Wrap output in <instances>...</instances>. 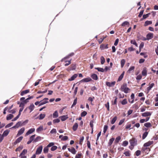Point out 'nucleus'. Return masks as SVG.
<instances>
[{"label": "nucleus", "mask_w": 158, "mask_h": 158, "mask_svg": "<svg viewBox=\"0 0 158 158\" xmlns=\"http://www.w3.org/2000/svg\"><path fill=\"white\" fill-rule=\"evenodd\" d=\"M13 104L10 106H7L6 107L4 108L3 110V114H6V111H7V112L10 113V111L11 109L13 107Z\"/></svg>", "instance_id": "nucleus-3"}, {"label": "nucleus", "mask_w": 158, "mask_h": 158, "mask_svg": "<svg viewBox=\"0 0 158 158\" xmlns=\"http://www.w3.org/2000/svg\"><path fill=\"white\" fill-rule=\"evenodd\" d=\"M131 43L135 45L136 47H138V45L135 40H131Z\"/></svg>", "instance_id": "nucleus-50"}, {"label": "nucleus", "mask_w": 158, "mask_h": 158, "mask_svg": "<svg viewBox=\"0 0 158 158\" xmlns=\"http://www.w3.org/2000/svg\"><path fill=\"white\" fill-rule=\"evenodd\" d=\"M137 140L135 138H132L129 140L130 145L133 146H135L137 144Z\"/></svg>", "instance_id": "nucleus-2"}, {"label": "nucleus", "mask_w": 158, "mask_h": 158, "mask_svg": "<svg viewBox=\"0 0 158 158\" xmlns=\"http://www.w3.org/2000/svg\"><path fill=\"white\" fill-rule=\"evenodd\" d=\"M14 117V115L11 114H9L7 116L6 120H9L11 119Z\"/></svg>", "instance_id": "nucleus-25"}, {"label": "nucleus", "mask_w": 158, "mask_h": 158, "mask_svg": "<svg viewBox=\"0 0 158 158\" xmlns=\"http://www.w3.org/2000/svg\"><path fill=\"white\" fill-rule=\"evenodd\" d=\"M91 77L94 80H97L98 79V76L96 74H93L91 75Z\"/></svg>", "instance_id": "nucleus-31"}, {"label": "nucleus", "mask_w": 158, "mask_h": 158, "mask_svg": "<svg viewBox=\"0 0 158 158\" xmlns=\"http://www.w3.org/2000/svg\"><path fill=\"white\" fill-rule=\"evenodd\" d=\"M153 143V141H149L148 142L145 143L143 145V146L144 147H148L152 145Z\"/></svg>", "instance_id": "nucleus-16"}, {"label": "nucleus", "mask_w": 158, "mask_h": 158, "mask_svg": "<svg viewBox=\"0 0 158 158\" xmlns=\"http://www.w3.org/2000/svg\"><path fill=\"white\" fill-rule=\"evenodd\" d=\"M33 98V96H30V97L27 98L25 100L23 101V102H24L25 104H26L27 102H29V100H30L31 99H32Z\"/></svg>", "instance_id": "nucleus-24"}, {"label": "nucleus", "mask_w": 158, "mask_h": 158, "mask_svg": "<svg viewBox=\"0 0 158 158\" xmlns=\"http://www.w3.org/2000/svg\"><path fill=\"white\" fill-rule=\"evenodd\" d=\"M152 23V22L151 21H146L145 22L144 26H146L148 25L151 24Z\"/></svg>", "instance_id": "nucleus-34"}, {"label": "nucleus", "mask_w": 158, "mask_h": 158, "mask_svg": "<svg viewBox=\"0 0 158 158\" xmlns=\"http://www.w3.org/2000/svg\"><path fill=\"white\" fill-rule=\"evenodd\" d=\"M148 150V151H149L150 150V149L149 148H148L147 147H144L142 148L141 151L143 152H145V150Z\"/></svg>", "instance_id": "nucleus-60"}, {"label": "nucleus", "mask_w": 158, "mask_h": 158, "mask_svg": "<svg viewBox=\"0 0 158 158\" xmlns=\"http://www.w3.org/2000/svg\"><path fill=\"white\" fill-rule=\"evenodd\" d=\"M42 138L43 139V138H42L40 136H38L34 140V142H36L38 141H39Z\"/></svg>", "instance_id": "nucleus-30"}, {"label": "nucleus", "mask_w": 158, "mask_h": 158, "mask_svg": "<svg viewBox=\"0 0 158 158\" xmlns=\"http://www.w3.org/2000/svg\"><path fill=\"white\" fill-rule=\"evenodd\" d=\"M60 120L59 118H56L54 119L53 120V123H59L60 122Z\"/></svg>", "instance_id": "nucleus-48"}, {"label": "nucleus", "mask_w": 158, "mask_h": 158, "mask_svg": "<svg viewBox=\"0 0 158 158\" xmlns=\"http://www.w3.org/2000/svg\"><path fill=\"white\" fill-rule=\"evenodd\" d=\"M117 117L116 116H115L114 118L112 119V120L111 121V124H114L117 120Z\"/></svg>", "instance_id": "nucleus-38"}, {"label": "nucleus", "mask_w": 158, "mask_h": 158, "mask_svg": "<svg viewBox=\"0 0 158 158\" xmlns=\"http://www.w3.org/2000/svg\"><path fill=\"white\" fill-rule=\"evenodd\" d=\"M135 68V67L134 66L130 67L129 69L127 70V73L129 74L131 73L134 71Z\"/></svg>", "instance_id": "nucleus-18"}, {"label": "nucleus", "mask_w": 158, "mask_h": 158, "mask_svg": "<svg viewBox=\"0 0 158 158\" xmlns=\"http://www.w3.org/2000/svg\"><path fill=\"white\" fill-rule=\"evenodd\" d=\"M48 148V147L47 146L44 148L43 151L44 153H46L48 152L49 150Z\"/></svg>", "instance_id": "nucleus-46"}, {"label": "nucleus", "mask_w": 158, "mask_h": 158, "mask_svg": "<svg viewBox=\"0 0 158 158\" xmlns=\"http://www.w3.org/2000/svg\"><path fill=\"white\" fill-rule=\"evenodd\" d=\"M144 44L143 42H141L139 46V52L141 51V49L144 46Z\"/></svg>", "instance_id": "nucleus-52"}, {"label": "nucleus", "mask_w": 158, "mask_h": 158, "mask_svg": "<svg viewBox=\"0 0 158 158\" xmlns=\"http://www.w3.org/2000/svg\"><path fill=\"white\" fill-rule=\"evenodd\" d=\"M96 69H97L98 70V71L99 72H104V69L101 68H95Z\"/></svg>", "instance_id": "nucleus-45"}, {"label": "nucleus", "mask_w": 158, "mask_h": 158, "mask_svg": "<svg viewBox=\"0 0 158 158\" xmlns=\"http://www.w3.org/2000/svg\"><path fill=\"white\" fill-rule=\"evenodd\" d=\"M142 75L144 76H146L147 75V68L146 67H144L142 72Z\"/></svg>", "instance_id": "nucleus-14"}, {"label": "nucleus", "mask_w": 158, "mask_h": 158, "mask_svg": "<svg viewBox=\"0 0 158 158\" xmlns=\"http://www.w3.org/2000/svg\"><path fill=\"white\" fill-rule=\"evenodd\" d=\"M149 86L147 88V90L148 91V93L150 90L154 86V83H152L150 84V83L149 84Z\"/></svg>", "instance_id": "nucleus-15"}, {"label": "nucleus", "mask_w": 158, "mask_h": 158, "mask_svg": "<svg viewBox=\"0 0 158 158\" xmlns=\"http://www.w3.org/2000/svg\"><path fill=\"white\" fill-rule=\"evenodd\" d=\"M23 136H20L19 138H18L15 141L14 143V145H16L17 143H19L23 139Z\"/></svg>", "instance_id": "nucleus-12"}, {"label": "nucleus", "mask_w": 158, "mask_h": 158, "mask_svg": "<svg viewBox=\"0 0 158 158\" xmlns=\"http://www.w3.org/2000/svg\"><path fill=\"white\" fill-rule=\"evenodd\" d=\"M148 134V132L147 131L145 132L143 134L142 136V139H144L147 136Z\"/></svg>", "instance_id": "nucleus-43"}, {"label": "nucleus", "mask_w": 158, "mask_h": 158, "mask_svg": "<svg viewBox=\"0 0 158 158\" xmlns=\"http://www.w3.org/2000/svg\"><path fill=\"white\" fill-rule=\"evenodd\" d=\"M154 34L153 33H149L146 35V39L149 40L152 39L153 37Z\"/></svg>", "instance_id": "nucleus-6"}, {"label": "nucleus", "mask_w": 158, "mask_h": 158, "mask_svg": "<svg viewBox=\"0 0 158 158\" xmlns=\"http://www.w3.org/2000/svg\"><path fill=\"white\" fill-rule=\"evenodd\" d=\"M152 114V113L149 112H146L142 114V116L143 117H147L150 116Z\"/></svg>", "instance_id": "nucleus-10"}, {"label": "nucleus", "mask_w": 158, "mask_h": 158, "mask_svg": "<svg viewBox=\"0 0 158 158\" xmlns=\"http://www.w3.org/2000/svg\"><path fill=\"white\" fill-rule=\"evenodd\" d=\"M125 118H123V119L121 120L118 123V125H122L124 122L125 121Z\"/></svg>", "instance_id": "nucleus-63"}, {"label": "nucleus", "mask_w": 158, "mask_h": 158, "mask_svg": "<svg viewBox=\"0 0 158 158\" xmlns=\"http://www.w3.org/2000/svg\"><path fill=\"white\" fill-rule=\"evenodd\" d=\"M74 52H72V53H70L67 56H66V58H69L70 57L74 56Z\"/></svg>", "instance_id": "nucleus-53"}, {"label": "nucleus", "mask_w": 158, "mask_h": 158, "mask_svg": "<svg viewBox=\"0 0 158 158\" xmlns=\"http://www.w3.org/2000/svg\"><path fill=\"white\" fill-rule=\"evenodd\" d=\"M114 140V138L113 137L112 138H111L109 140V142L108 143V146H110L112 145V143H113Z\"/></svg>", "instance_id": "nucleus-28"}, {"label": "nucleus", "mask_w": 158, "mask_h": 158, "mask_svg": "<svg viewBox=\"0 0 158 158\" xmlns=\"http://www.w3.org/2000/svg\"><path fill=\"white\" fill-rule=\"evenodd\" d=\"M150 118V117H147L145 119H142L140 120V122L141 123H143L145 122L148 121Z\"/></svg>", "instance_id": "nucleus-22"}, {"label": "nucleus", "mask_w": 158, "mask_h": 158, "mask_svg": "<svg viewBox=\"0 0 158 158\" xmlns=\"http://www.w3.org/2000/svg\"><path fill=\"white\" fill-rule=\"evenodd\" d=\"M87 114V112L85 111H83L82 112L81 114V117H84Z\"/></svg>", "instance_id": "nucleus-62"}, {"label": "nucleus", "mask_w": 158, "mask_h": 158, "mask_svg": "<svg viewBox=\"0 0 158 158\" xmlns=\"http://www.w3.org/2000/svg\"><path fill=\"white\" fill-rule=\"evenodd\" d=\"M25 131V128L24 127L21 128L19 131L17 135V136H19L22 135L24 132Z\"/></svg>", "instance_id": "nucleus-13"}, {"label": "nucleus", "mask_w": 158, "mask_h": 158, "mask_svg": "<svg viewBox=\"0 0 158 158\" xmlns=\"http://www.w3.org/2000/svg\"><path fill=\"white\" fill-rule=\"evenodd\" d=\"M124 73V72H123L121 74L120 76L118 79V81H121L123 78Z\"/></svg>", "instance_id": "nucleus-35"}, {"label": "nucleus", "mask_w": 158, "mask_h": 158, "mask_svg": "<svg viewBox=\"0 0 158 158\" xmlns=\"http://www.w3.org/2000/svg\"><path fill=\"white\" fill-rule=\"evenodd\" d=\"M69 67L70 68V70H75L76 69V65L75 64H72Z\"/></svg>", "instance_id": "nucleus-42"}, {"label": "nucleus", "mask_w": 158, "mask_h": 158, "mask_svg": "<svg viewBox=\"0 0 158 158\" xmlns=\"http://www.w3.org/2000/svg\"><path fill=\"white\" fill-rule=\"evenodd\" d=\"M101 63L102 64H103L105 62V59L103 56H101L100 58Z\"/></svg>", "instance_id": "nucleus-47"}, {"label": "nucleus", "mask_w": 158, "mask_h": 158, "mask_svg": "<svg viewBox=\"0 0 158 158\" xmlns=\"http://www.w3.org/2000/svg\"><path fill=\"white\" fill-rule=\"evenodd\" d=\"M129 23L127 21L123 22L121 26L122 27H125L126 25H127V27H129Z\"/></svg>", "instance_id": "nucleus-27"}, {"label": "nucleus", "mask_w": 158, "mask_h": 158, "mask_svg": "<svg viewBox=\"0 0 158 158\" xmlns=\"http://www.w3.org/2000/svg\"><path fill=\"white\" fill-rule=\"evenodd\" d=\"M43 149V147L42 146H40L38 147L36 150L35 154L39 155L41 153Z\"/></svg>", "instance_id": "nucleus-5"}, {"label": "nucleus", "mask_w": 158, "mask_h": 158, "mask_svg": "<svg viewBox=\"0 0 158 158\" xmlns=\"http://www.w3.org/2000/svg\"><path fill=\"white\" fill-rule=\"evenodd\" d=\"M94 122V120H91L90 122V127L92 129H93V123Z\"/></svg>", "instance_id": "nucleus-51"}, {"label": "nucleus", "mask_w": 158, "mask_h": 158, "mask_svg": "<svg viewBox=\"0 0 158 158\" xmlns=\"http://www.w3.org/2000/svg\"><path fill=\"white\" fill-rule=\"evenodd\" d=\"M141 154V151L140 150H137L135 152V154L137 156H138Z\"/></svg>", "instance_id": "nucleus-57"}, {"label": "nucleus", "mask_w": 158, "mask_h": 158, "mask_svg": "<svg viewBox=\"0 0 158 158\" xmlns=\"http://www.w3.org/2000/svg\"><path fill=\"white\" fill-rule=\"evenodd\" d=\"M35 131V129L34 128H31L26 133L25 136H27L29 134L32 133Z\"/></svg>", "instance_id": "nucleus-8"}, {"label": "nucleus", "mask_w": 158, "mask_h": 158, "mask_svg": "<svg viewBox=\"0 0 158 158\" xmlns=\"http://www.w3.org/2000/svg\"><path fill=\"white\" fill-rule=\"evenodd\" d=\"M108 128V126L107 125H105L104 126L103 128V132L104 133H105L106 132Z\"/></svg>", "instance_id": "nucleus-58"}, {"label": "nucleus", "mask_w": 158, "mask_h": 158, "mask_svg": "<svg viewBox=\"0 0 158 158\" xmlns=\"http://www.w3.org/2000/svg\"><path fill=\"white\" fill-rule=\"evenodd\" d=\"M9 132L10 131L8 130H6L4 131L2 134V136L3 137V139L4 138V136H6L8 135L9 133Z\"/></svg>", "instance_id": "nucleus-17"}, {"label": "nucleus", "mask_w": 158, "mask_h": 158, "mask_svg": "<svg viewBox=\"0 0 158 158\" xmlns=\"http://www.w3.org/2000/svg\"><path fill=\"white\" fill-rule=\"evenodd\" d=\"M125 63V59H122L121 61V68H123Z\"/></svg>", "instance_id": "nucleus-44"}, {"label": "nucleus", "mask_w": 158, "mask_h": 158, "mask_svg": "<svg viewBox=\"0 0 158 158\" xmlns=\"http://www.w3.org/2000/svg\"><path fill=\"white\" fill-rule=\"evenodd\" d=\"M120 89L122 91L124 92L125 93H127L130 90L129 88L127 87V84L126 83L123 84Z\"/></svg>", "instance_id": "nucleus-1"}, {"label": "nucleus", "mask_w": 158, "mask_h": 158, "mask_svg": "<svg viewBox=\"0 0 158 158\" xmlns=\"http://www.w3.org/2000/svg\"><path fill=\"white\" fill-rule=\"evenodd\" d=\"M60 118L61 120L63 121L66 120L68 118V117L67 115H63L60 116Z\"/></svg>", "instance_id": "nucleus-33"}, {"label": "nucleus", "mask_w": 158, "mask_h": 158, "mask_svg": "<svg viewBox=\"0 0 158 158\" xmlns=\"http://www.w3.org/2000/svg\"><path fill=\"white\" fill-rule=\"evenodd\" d=\"M23 125V123H22L21 121H19L17 123L15 126H13L12 128H18L20 126H22Z\"/></svg>", "instance_id": "nucleus-7"}, {"label": "nucleus", "mask_w": 158, "mask_h": 158, "mask_svg": "<svg viewBox=\"0 0 158 158\" xmlns=\"http://www.w3.org/2000/svg\"><path fill=\"white\" fill-rule=\"evenodd\" d=\"M77 76V74H74L71 77L68 79L69 81H72L74 80Z\"/></svg>", "instance_id": "nucleus-21"}, {"label": "nucleus", "mask_w": 158, "mask_h": 158, "mask_svg": "<svg viewBox=\"0 0 158 158\" xmlns=\"http://www.w3.org/2000/svg\"><path fill=\"white\" fill-rule=\"evenodd\" d=\"M27 152V150L26 149H24L21 153L20 154V156H21V155H24Z\"/></svg>", "instance_id": "nucleus-55"}, {"label": "nucleus", "mask_w": 158, "mask_h": 158, "mask_svg": "<svg viewBox=\"0 0 158 158\" xmlns=\"http://www.w3.org/2000/svg\"><path fill=\"white\" fill-rule=\"evenodd\" d=\"M43 130V127L42 126H40L39 127L37 128L36 129V131L37 132H39Z\"/></svg>", "instance_id": "nucleus-41"}, {"label": "nucleus", "mask_w": 158, "mask_h": 158, "mask_svg": "<svg viewBox=\"0 0 158 158\" xmlns=\"http://www.w3.org/2000/svg\"><path fill=\"white\" fill-rule=\"evenodd\" d=\"M58 117V113L57 111H55L53 114V117L54 118H56Z\"/></svg>", "instance_id": "nucleus-37"}, {"label": "nucleus", "mask_w": 158, "mask_h": 158, "mask_svg": "<svg viewBox=\"0 0 158 158\" xmlns=\"http://www.w3.org/2000/svg\"><path fill=\"white\" fill-rule=\"evenodd\" d=\"M144 126L147 127H150L152 126L151 123L149 122L145 123Z\"/></svg>", "instance_id": "nucleus-40"}, {"label": "nucleus", "mask_w": 158, "mask_h": 158, "mask_svg": "<svg viewBox=\"0 0 158 158\" xmlns=\"http://www.w3.org/2000/svg\"><path fill=\"white\" fill-rule=\"evenodd\" d=\"M121 139V137L120 136L117 137L115 140L114 142L116 143H118Z\"/></svg>", "instance_id": "nucleus-36"}, {"label": "nucleus", "mask_w": 158, "mask_h": 158, "mask_svg": "<svg viewBox=\"0 0 158 158\" xmlns=\"http://www.w3.org/2000/svg\"><path fill=\"white\" fill-rule=\"evenodd\" d=\"M128 143L127 141H124L123 142L122 145L123 146H126L128 144Z\"/></svg>", "instance_id": "nucleus-56"}, {"label": "nucleus", "mask_w": 158, "mask_h": 158, "mask_svg": "<svg viewBox=\"0 0 158 158\" xmlns=\"http://www.w3.org/2000/svg\"><path fill=\"white\" fill-rule=\"evenodd\" d=\"M82 154L81 153H78L75 156V158H81Z\"/></svg>", "instance_id": "nucleus-64"}, {"label": "nucleus", "mask_w": 158, "mask_h": 158, "mask_svg": "<svg viewBox=\"0 0 158 158\" xmlns=\"http://www.w3.org/2000/svg\"><path fill=\"white\" fill-rule=\"evenodd\" d=\"M78 127V124L77 123H75L73 127V131H75L77 130Z\"/></svg>", "instance_id": "nucleus-26"}, {"label": "nucleus", "mask_w": 158, "mask_h": 158, "mask_svg": "<svg viewBox=\"0 0 158 158\" xmlns=\"http://www.w3.org/2000/svg\"><path fill=\"white\" fill-rule=\"evenodd\" d=\"M68 139V137L67 136H64L62 137L61 139V140L63 141H65L67 140Z\"/></svg>", "instance_id": "nucleus-59"}, {"label": "nucleus", "mask_w": 158, "mask_h": 158, "mask_svg": "<svg viewBox=\"0 0 158 158\" xmlns=\"http://www.w3.org/2000/svg\"><path fill=\"white\" fill-rule=\"evenodd\" d=\"M30 92V90L29 89H27L25 90H23L22 91L21 93H20V95L22 96H23L25 94H26L28 93H29Z\"/></svg>", "instance_id": "nucleus-19"}, {"label": "nucleus", "mask_w": 158, "mask_h": 158, "mask_svg": "<svg viewBox=\"0 0 158 158\" xmlns=\"http://www.w3.org/2000/svg\"><path fill=\"white\" fill-rule=\"evenodd\" d=\"M45 116V114H41L39 116V119L41 120L43 119Z\"/></svg>", "instance_id": "nucleus-39"}, {"label": "nucleus", "mask_w": 158, "mask_h": 158, "mask_svg": "<svg viewBox=\"0 0 158 158\" xmlns=\"http://www.w3.org/2000/svg\"><path fill=\"white\" fill-rule=\"evenodd\" d=\"M48 98H44L42 100L40 101V103L39 105V106H40L42 105H44L48 102Z\"/></svg>", "instance_id": "nucleus-4"}, {"label": "nucleus", "mask_w": 158, "mask_h": 158, "mask_svg": "<svg viewBox=\"0 0 158 158\" xmlns=\"http://www.w3.org/2000/svg\"><path fill=\"white\" fill-rule=\"evenodd\" d=\"M68 149L69 151L71 152L72 154H75L77 152L75 148L73 147L71 148H68Z\"/></svg>", "instance_id": "nucleus-11"}, {"label": "nucleus", "mask_w": 158, "mask_h": 158, "mask_svg": "<svg viewBox=\"0 0 158 158\" xmlns=\"http://www.w3.org/2000/svg\"><path fill=\"white\" fill-rule=\"evenodd\" d=\"M124 154L126 156H129L130 155V151H127L124 152Z\"/></svg>", "instance_id": "nucleus-61"}, {"label": "nucleus", "mask_w": 158, "mask_h": 158, "mask_svg": "<svg viewBox=\"0 0 158 158\" xmlns=\"http://www.w3.org/2000/svg\"><path fill=\"white\" fill-rule=\"evenodd\" d=\"M91 79L90 77H88L86 78H84L81 81L83 82H88L90 81H91Z\"/></svg>", "instance_id": "nucleus-20"}, {"label": "nucleus", "mask_w": 158, "mask_h": 158, "mask_svg": "<svg viewBox=\"0 0 158 158\" xmlns=\"http://www.w3.org/2000/svg\"><path fill=\"white\" fill-rule=\"evenodd\" d=\"M35 108V106L33 104H31L28 107V108L30 110V112H31Z\"/></svg>", "instance_id": "nucleus-32"}, {"label": "nucleus", "mask_w": 158, "mask_h": 158, "mask_svg": "<svg viewBox=\"0 0 158 158\" xmlns=\"http://www.w3.org/2000/svg\"><path fill=\"white\" fill-rule=\"evenodd\" d=\"M84 136H82L80 138V141H79V144H80L81 145L82 144V142L84 139Z\"/></svg>", "instance_id": "nucleus-54"}, {"label": "nucleus", "mask_w": 158, "mask_h": 158, "mask_svg": "<svg viewBox=\"0 0 158 158\" xmlns=\"http://www.w3.org/2000/svg\"><path fill=\"white\" fill-rule=\"evenodd\" d=\"M120 102L122 105H125L127 103V100L126 98L124 99L122 101H121Z\"/></svg>", "instance_id": "nucleus-29"}, {"label": "nucleus", "mask_w": 158, "mask_h": 158, "mask_svg": "<svg viewBox=\"0 0 158 158\" xmlns=\"http://www.w3.org/2000/svg\"><path fill=\"white\" fill-rule=\"evenodd\" d=\"M106 85L108 86L113 87L115 85V82L113 81L111 82H109L106 81Z\"/></svg>", "instance_id": "nucleus-9"}, {"label": "nucleus", "mask_w": 158, "mask_h": 158, "mask_svg": "<svg viewBox=\"0 0 158 158\" xmlns=\"http://www.w3.org/2000/svg\"><path fill=\"white\" fill-rule=\"evenodd\" d=\"M100 48L102 49H107L108 48V45H106L103 44H102L100 46Z\"/></svg>", "instance_id": "nucleus-23"}, {"label": "nucleus", "mask_w": 158, "mask_h": 158, "mask_svg": "<svg viewBox=\"0 0 158 158\" xmlns=\"http://www.w3.org/2000/svg\"><path fill=\"white\" fill-rule=\"evenodd\" d=\"M77 99L76 98L74 100L73 104H72V106H71V108H72L73 106H75L76 104L77 103Z\"/></svg>", "instance_id": "nucleus-49"}]
</instances>
